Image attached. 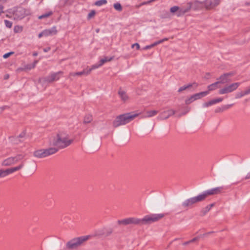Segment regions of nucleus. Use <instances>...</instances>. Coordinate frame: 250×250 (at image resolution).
I'll use <instances>...</instances> for the list:
<instances>
[{
    "instance_id": "obj_1",
    "label": "nucleus",
    "mask_w": 250,
    "mask_h": 250,
    "mask_svg": "<svg viewBox=\"0 0 250 250\" xmlns=\"http://www.w3.org/2000/svg\"><path fill=\"white\" fill-rule=\"evenodd\" d=\"M73 141V139L66 132L60 131L53 137L51 144L59 148H64L70 146Z\"/></svg>"
},
{
    "instance_id": "obj_2",
    "label": "nucleus",
    "mask_w": 250,
    "mask_h": 250,
    "mask_svg": "<svg viewBox=\"0 0 250 250\" xmlns=\"http://www.w3.org/2000/svg\"><path fill=\"white\" fill-rule=\"evenodd\" d=\"M139 113L133 112L126 113L120 115L116 117L113 122V125L114 127H118L121 125H125L139 116Z\"/></svg>"
},
{
    "instance_id": "obj_3",
    "label": "nucleus",
    "mask_w": 250,
    "mask_h": 250,
    "mask_svg": "<svg viewBox=\"0 0 250 250\" xmlns=\"http://www.w3.org/2000/svg\"><path fill=\"white\" fill-rule=\"evenodd\" d=\"M165 216L164 213L150 214L145 215L143 218L140 219L141 225H145L152 224L157 222Z\"/></svg>"
},
{
    "instance_id": "obj_4",
    "label": "nucleus",
    "mask_w": 250,
    "mask_h": 250,
    "mask_svg": "<svg viewBox=\"0 0 250 250\" xmlns=\"http://www.w3.org/2000/svg\"><path fill=\"white\" fill-rule=\"evenodd\" d=\"M88 238V236H83L74 238L67 243L66 247L69 250L75 249L87 240Z\"/></svg>"
},
{
    "instance_id": "obj_5",
    "label": "nucleus",
    "mask_w": 250,
    "mask_h": 250,
    "mask_svg": "<svg viewBox=\"0 0 250 250\" xmlns=\"http://www.w3.org/2000/svg\"><path fill=\"white\" fill-rule=\"evenodd\" d=\"M24 157L23 154H18L14 156L9 157L4 159L1 162V166L8 167L15 164L21 161Z\"/></svg>"
},
{
    "instance_id": "obj_6",
    "label": "nucleus",
    "mask_w": 250,
    "mask_h": 250,
    "mask_svg": "<svg viewBox=\"0 0 250 250\" xmlns=\"http://www.w3.org/2000/svg\"><path fill=\"white\" fill-rule=\"evenodd\" d=\"M62 74V71L52 73L48 76L40 78L39 82L42 85L52 83L54 81H58Z\"/></svg>"
},
{
    "instance_id": "obj_7",
    "label": "nucleus",
    "mask_w": 250,
    "mask_h": 250,
    "mask_svg": "<svg viewBox=\"0 0 250 250\" xmlns=\"http://www.w3.org/2000/svg\"><path fill=\"white\" fill-rule=\"evenodd\" d=\"M240 85L239 82H235L227 84L222 88H220L218 93L220 95H225L233 92L236 90Z\"/></svg>"
},
{
    "instance_id": "obj_8",
    "label": "nucleus",
    "mask_w": 250,
    "mask_h": 250,
    "mask_svg": "<svg viewBox=\"0 0 250 250\" xmlns=\"http://www.w3.org/2000/svg\"><path fill=\"white\" fill-rule=\"evenodd\" d=\"M57 151L56 148H49L48 149H41L35 150L33 153L34 157L38 158H42L54 154Z\"/></svg>"
},
{
    "instance_id": "obj_9",
    "label": "nucleus",
    "mask_w": 250,
    "mask_h": 250,
    "mask_svg": "<svg viewBox=\"0 0 250 250\" xmlns=\"http://www.w3.org/2000/svg\"><path fill=\"white\" fill-rule=\"evenodd\" d=\"M220 192L219 188H212L206 190L201 194L194 197L197 203L204 201L208 196L217 194Z\"/></svg>"
},
{
    "instance_id": "obj_10",
    "label": "nucleus",
    "mask_w": 250,
    "mask_h": 250,
    "mask_svg": "<svg viewBox=\"0 0 250 250\" xmlns=\"http://www.w3.org/2000/svg\"><path fill=\"white\" fill-rule=\"evenodd\" d=\"M23 167V164H20L17 167L8 168L5 169H0V178H3L8 176L9 175L15 172V171L20 170Z\"/></svg>"
},
{
    "instance_id": "obj_11",
    "label": "nucleus",
    "mask_w": 250,
    "mask_h": 250,
    "mask_svg": "<svg viewBox=\"0 0 250 250\" xmlns=\"http://www.w3.org/2000/svg\"><path fill=\"white\" fill-rule=\"evenodd\" d=\"M118 94L121 100L123 103H126L128 102L130 98L127 93L126 90L123 87H120L118 90Z\"/></svg>"
},
{
    "instance_id": "obj_12",
    "label": "nucleus",
    "mask_w": 250,
    "mask_h": 250,
    "mask_svg": "<svg viewBox=\"0 0 250 250\" xmlns=\"http://www.w3.org/2000/svg\"><path fill=\"white\" fill-rule=\"evenodd\" d=\"M119 223L124 225L134 224L141 225V220L139 218L130 217L119 221Z\"/></svg>"
},
{
    "instance_id": "obj_13",
    "label": "nucleus",
    "mask_w": 250,
    "mask_h": 250,
    "mask_svg": "<svg viewBox=\"0 0 250 250\" xmlns=\"http://www.w3.org/2000/svg\"><path fill=\"white\" fill-rule=\"evenodd\" d=\"M189 11V8H180L178 6H174L170 8V12L173 14H176L177 16L180 17Z\"/></svg>"
},
{
    "instance_id": "obj_14",
    "label": "nucleus",
    "mask_w": 250,
    "mask_h": 250,
    "mask_svg": "<svg viewBox=\"0 0 250 250\" xmlns=\"http://www.w3.org/2000/svg\"><path fill=\"white\" fill-rule=\"evenodd\" d=\"M92 70H93L91 67H90L89 68H86V69H83L82 71L81 72H71L69 74V77L70 78H74L76 77H81L83 75H88L90 74Z\"/></svg>"
},
{
    "instance_id": "obj_15",
    "label": "nucleus",
    "mask_w": 250,
    "mask_h": 250,
    "mask_svg": "<svg viewBox=\"0 0 250 250\" xmlns=\"http://www.w3.org/2000/svg\"><path fill=\"white\" fill-rule=\"evenodd\" d=\"M113 59L114 57H104L99 61L98 63L93 64L91 67L92 70H93L94 69L98 68L99 67H101L104 63L107 62H111L113 60Z\"/></svg>"
},
{
    "instance_id": "obj_16",
    "label": "nucleus",
    "mask_w": 250,
    "mask_h": 250,
    "mask_svg": "<svg viewBox=\"0 0 250 250\" xmlns=\"http://www.w3.org/2000/svg\"><path fill=\"white\" fill-rule=\"evenodd\" d=\"M234 178L236 180H244L250 179V171H243L239 173H237L234 176Z\"/></svg>"
},
{
    "instance_id": "obj_17",
    "label": "nucleus",
    "mask_w": 250,
    "mask_h": 250,
    "mask_svg": "<svg viewBox=\"0 0 250 250\" xmlns=\"http://www.w3.org/2000/svg\"><path fill=\"white\" fill-rule=\"evenodd\" d=\"M175 113V111L173 109L165 110L160 114L159 118L160 119L165 120L169 118L170 116L173 115Z\"/></svg>"
},
{
    "instance_id": "obj_18",
    "label": "nucleus",
    "mask_w": 250,
    "mask_h": 250,
    "mask_svg": "<svg viewBox=\"0 0 250 250\" xmlns=\"http://www.w3.org/2000/svg\"><path fill=\"white\" fill-rule=\"evenodd\" d=\"M219 3V0H206L205 6L207 9H210L217 5Z\"/></svg>"
},
{
    "instance_id": "obj_19",
    "label": "nucleus",
    "mask_w": 250,
    "mask_h": 250,
    "mask_svg": "<svg viewBox=\"0 0 250 250\" xmlns=\"http://www.w3.org/2000/svg\"><path fill=\"white\" fill-rule=\"evenodd\" d=\"M234 75L233 73H227L221 75L218 78L219 82L220 83H224L228 81V78Z\"/></svg>"
},
{
    "instance_id": "obj_20",
    "label": "nucleus",
    "mask_w": 250,
    "mask_h": 250,
    "mask_svg": "<svg viewBox=\"0 0 250 250\" xmlns=\"http://www.w3.org/2000/svg\"><path fill=\"white\" fill-rule=\"evenodd\" d=\"M223 100L222 98H218L216 99H212L208 102H205L203 104V106L205 107H208L216 103L221 102Z\"/></svg>"
},
{
    "instance_id": "obj_21",
    "label": "nucleus",
    "mask_w": 250,
    "mask_h": 250,
    "mask_svg": "<svg viewBox=\"0 0 250 250\" xmlns=\"http://www.w3.org/2000/svg\"><path fill=\"white\" fill-rule=\"evenodd\" d=\"M197 204V202L194 197H192L186 200L182 204L183 206L185 208H191L194 204Z\"/></svg>"
},
{
    "instance_id": "obj_22",
    "label": "nucleus",
    "mask_w": 250,
    "mask_h": 250,
    "mask_svg": "<svg viewBox=\"0 0 250 250\" xmlns=\"http://www.w3.org/2000/svg\"><path fill=\"white\" fill-rule=\"evenodd\" d=\"M205 6V2H201L198 0H195L191 3L189 4V6L188 8H189V10L191 7L195 9H198Z\"/></svg>"
},
{
    "instance_id": "obj_23",
    "label": "nucleus",
    "mask_w": 250,
    "mask_h": 250,
    "mask_svg": "<svg viewBox=\"0 0 250 250\" xmlns=\"http://www.w3.org/2000/svg\"><path fill=\"white\" fill-rule=\"evenodd\" d=\"M14 19H21L25 15V12L23 9H17L15 12Z\"/></svg>"
},
{
    "instance_id": "obj_24",
    "label": "nucleus",
    "mask_w": 250,
    "mask_h": 250,
    "mask_svg": "<svg viewBox=\"0 0 250 250\" xmlns=\"http://www.w3.org/2000/svg\"><path fill=\"white\" fill-rule=\"evenodd\" d=\"M93 121V117L91 114H86L83 119V123L84 125H87L91 123Z\"/></svg>"
},
{
    "instance_id": "obj_25",
    "label": "nucleus",
    "mask_w": 250,
    "mask_h": 250,
    "mask_svg": "<svg viewBox=\"0 0 250 250\" xmlns=\"http://www.w3.org/2000/svg\"><path fill=\"white\" fill-rule=\"evenodd\" d=\"M57 33V30L55 27H53L51 29L45 30L44 31V34L45 36H50L52 35H55Z\"/></svg>"
},
{
    "instance_id": "obj_26",
    "label": "nucleus",
    "mask_w": 250,
    "mask_h": 250,
    "mask_svg": "<svg viewBox=\"0 0 250 250\" xmlns=\"http://www.w3.org/2000/svg\"><path fill=\"white\" fill-rule=\"evenodd\" d=\"M208 94V91H203L200 93L194 94L192 96L194 97V100L196 101L207 96Z\"/></svg>"
},
{
    "instance_id": "obj_27",
    "label": "nucleus",
    "mask_w": 250,
    "mask_h": 250,
    "mask_svg": "<svg viewBox=\"0 0 250 250\" xmlns=\"http://www.w3.org/2000/svg\"><path fill=\"white\" fill-rule=\"evenodd\" d=\"M220 87V82H216L214 83H213L208 86V92L210 91H213L217 89V88Z\"/></svg>"
},
{
    "instance_id": "obj_28",
    "label": "nucleus",
    "mask_w": 250,
    "mask_h": 250,
    "mask_svg": "<svg viewBox=\"0 0 250 250\" xmlns=\"http://www.w3.org/2000/svg\"><path fill=\"white\" fill-rule=\"evenodd\" d=\"M37 62H38L37 61H35L33 63L29 64H27L26 66H25L24 68H19L18 69V71L23 70L24 69H27V70L32 69L35 67Z\"/></svg>"
},
{
    "instance_id": "obj_29",
    "label": "nucleus",
    "mask_w": 250,
    "mask_h": 250,
    "mask_svg": "<svg viewBox=\"0 0 250 250\" xmlns=\"http://www.w3.org/2000/svg\"><path fill=\"white\" fill-rule=\"evenodd\" d=\"M158 111L156 110H148L146 111L145 117L146 118H150L155 116Z\"/></svg>"
},
{
    "instance_id": "obj_30",
    "label": "nucleus",
    "mask_w": 250,
    "mask_h": 250,
    "mask_svg": "<svg viewBox=\"0 0 250 250\" xmlns=\"http://www.w3.org/2000/svg\"><path fill=\"white\" fill-rule=\"evenodd\" d=\"M214 204H211L207 206L204 208L202 209V211L203 213V214H205L208 212L211 209V208L214 206Z\"/></svg>"
},
{
    "instance_id": "obj_31",
    "label": "nucleus",
    "mask_w": 250,
    "mask_h": 250,
    "mask_svg": "<svg viewBox=\"0 0 250 250\" xmlns=\"http://www.w3.org/2000/svg\"><path fill=\"white\" fill-rule=\"evenodd\" d=\"M193 85H195L196 87L197 86V84L195 83H194L193 84H189L186 86H183L179 88V89H178V92H180L183 90L187 89V88H189L192 86Z\"/></svg>"
},
{
    "instance_id": "obj_32",
    "label": "nucleus",
    "mask_w": 250,
    "mask_h": 250,
    "mask_svg": "<svg viewBox=\"0 0 250 250\" xmlns=\"http://www.w3.org/2000/svg\"><path fill=\"white\" fill-rule=\"evenodd\" d=\"M195 101L194 97L192 95L186 100L185 103L186 104H189Z\"/></svg>"
},
{
    "instance_id": "obj_33",
    "label": "nucleus",
    "mask_w": 250,
    "mask_h": 250,
    "mask_svg": "<svg viewBox=\"0 0 250 250\" xmlns=\"http://www.w3.org/2000/svg\"><path fill=\"white\" fill-rule=\"evenodd\" d=\"M23 30V28L21 26L17 25L14 27V31L15 33L21 32Z\"/></svg>"
},
{
    "instance_id": "obj_34",
    "label": "nucleus",
    "mask_w": 250,
    "mask_h": 250,
    "mask_svg": "<svg viewBox=\"0 0 250 250\" xmlns=\"http://www.w3.org/2000/svg\"><path fill=\"white\" fill-rule=\"evenodd\" d=\"M52 15V12L51 11H49L44 14H43V15L39 16V19H42L43 18H47V17L50 16Z\"/></svg>"
},
{
    "instance_id": "obj_35",
    "label": "nucleus",
    "mask_w": 250,
    "mask_h": 250,
    "mask_svg": "<svg viewBox=\"0 0 250 250\" xmlns=\"http://www.w3.org/2000/svg\"><path fill=\"white\" fill-rule=\"evenodd\" d=\"M246 91L245 90V91H241L239 93H238L236 95V99H238V98H240L243 96H244L245 95H246Z\"/></svg>"
},
{
    "instance_id": "obj_36",
    "label": "nucleus",
    "mask_w": 250,
    "mask_h": 250,
    "mask_svg": "<svg viewBox=\"0 0 250 250\" xmlns=\"http://www.w3.org/2000/svg\"><path fill=\"white\" fill-rule=\"evenodd\" d=\"M107 1L106 0H100L96 1L95 4L97 6H101L103 4L106 3Z\"/></svg>"
},
{
    "instance_id": "obj_37",
    "label": "nucleus",
    "mask_w": 250,
    "mask_h": 250,
    "mask_svg": "<svg viewBox=\"0 0 250 250\" xmlns=\"http://www.w3.org/2000/svg\"><path fill=\"white\" fill-rule=\"evenodd\" d=\"M114 7L116 10L118 11H121L122 9V6L119 3H115L114 5Z\"/></svg>"
},
{
    "instance_id": "obj_38",
    "label": "nucleus",
    "mask_w": 250,
    "mask_h": 250,
    "mask_svg": "<svg viewBox=\"0 0 250 250\" xmlns=\"http://www.w3.org/2000/svg\"><path fill=\"white\" fill-rule=\"evenodd\" d=\"M95 14H96V12L94 10L91 11L88 15V18L89 19L92 18L95 15Z\"/></svg>"
},
{
    "instance_id": "obj_39",
    "label": "nucleus",
    "mask_w": 250,
    "mask_h": 250,
    "mask_svg": "<svg viewBox=\"0 0 250 250\" xmlns=\"http://www.w3.org/2000/svg\"><path fill=\"white\" fill-rule=\"evenodd\" d=\"M14 52H10L7 53H6L3 55V58L4 59H7L9 57H10L11 55L14 54Z\"/></svg>"
},
{
    "instance_id": "obj_40",
    "label": "nucleus",
    "mask_w": 250,
    "mask_h": 250,
    "mask_svg": "<svg viewBox=\"0 0 250 250\" xmlns=\"http://www.w3.org/2000/svg\"><path fill=\"white\" fill-rule=\"evenodd\" d=\"M6 26L8 28H11L12 25V23L7 20L4 21Z\"/></svg>"
},
{
    "instance_id": "obj_41",
    "label": "nucleus",
    "mask_w": 250,
    "mask_h": 250,
    "mask_svg": "<svg viewBox=\"0 0 250 250\" xmlns=\"http://www.w3.org/2000/svg\"><path fill=\"white\" fill-rule=\"evenodd\" d=\"M132 48L136 47L137 50H139L140 48V45L138 43H135L132 45Z\"/></svg>"
},
{
    "instance_id": "obj_42",
    "label": "nucleus",
    "mask_w": 250,
    "mask_h": 250,
    "mask_svg": "<svg viewBox=\"0 0 250 250\" xmlns=\"http://www.w3.org/2000/svg\"><path fill=\"white\" fill-rule=\"evenodd\" d=\"M155 46V44L154 43L150 45H147V46H146L144 49H149V48H151Z\"/></svg>"
},
{
    "instance_id": "obj_43",
    "label": "nucleus",
    "mask_w": 250,
    "mask_h": 250,
    "mask_svg": "<svg viewBox=\"0 0 250 250\" xmlns=\"http://www.w3.org/2000/svg\"><path fill=\"white\" fill-rule=\"evenodd\" d=\"M163 42V41H162V40H160L159 41H157L156 42H155L154 43V44H155V46L158 45V44H160L161 43H162Z\"/></svg>"
},
{
    "instance_id": "obj_44",
    "label": "nucleus",
    "mask_w": 250,
    "mask_h": 250,
    "mask_svg": "<svg viewBox=\"0 0 250 250\" xmlns=\"http://www.w3.org/2000/svg\"><path fill=\"white\" fill-rule=\"evenodd\" d=\"M246 94L248 95L250 93V87L248 88L246 90H245Z\"/></svg>"
},
{
    "instance_id": "obj_45",
    "label": "nucleus",
    "mask_w": 250,
    "mask_h": 250,
    "mask_svg": "<svg viewBox=\"0 0 250 250\" xmlns=\"http://www.w3.org/2000/svg\"><path fill=\"white\" fill-rule=\"evenodd\" d=\"M43 36H44V31L43 32H42V33H41L40 34H39V37L41 38Z\"/></svg>"
},
{
    "instance_id": "obj_46",
    "label": "nucleus",
    "mask_w": 250,
    "mask_h": 250,
    "mask_svg": "<svg viewBox=\"0 0 250 250\" xmlns=\"http://www.w3.org/2000/svg\"><path fill=\"white\" fill-rule=\"evenodd\" d=\"M154 0H150L148 1L144 2L143 3H142V4H148V3H149L150 2H151L152 1H153Z\"/></svg>"
},
{
    "instance_id": "obj_47",
    "label": "nucleus",
    "mask_w": 250,
    "mask_h": 250,
    "mask_svg": "<svg viewBox=\"0 0 250 250\" xmlns=\"http://www.w3.org/2000/svg\"><path fill=\"white\" fill-rule=\"evenodd\" d=\"M197 238H195L193 239H192L191 241H190L189 242H188V243H189V242H193L194 241H195L196 240Z\"/></svg>"
},
{
    "instance_id": "obj_48",
    "label": "nucleus",
    "mask_w": 250,
    "mask_h": 250,
    "mask_svg": "<svg viewBox=\"0 0 250 250\" xmlns=\"http://www.w3.org/2000/svg\"><path fill=\"white\" fill-rule=\"evenodd\" d=\"M49 50H50V47H48L47 48L44 49V51L46 52L48 51Z\"/></svg>"
},
{
    "instance_id": "obj_49",
    "label": "nucleus",
    "mask_w": 250,
    "mask_h": 250,
    "mask_svg": "<svg viewBox=\"0 0 250 250\" xmlns=\"http://www.w3.org/2000/svg\"><path fill=\"white\" fill-rule=\"evenodd\" d=\"M162 40L163 41V42H164L165 41H167L168 39L167 38H164V39H162Z\"/></svg>"
},
{
    "instance_id": "obj_50",
    "label": "nucleus",
    "mask_w": 250,
    "mask_h": 250,
    "mask_svg": "<svg viewBox=\"0 0 250 250\" xmlns=\"http://www.w3.org/2000/svg\"><path fill=\"white\" fill-rule=\"evenodd\" d=\"M9 78V75H6L5 76V79H7L8 78Z\"/></svg>"
},
{
    "instance_id": "obj_51",
    "label": "nucleus",
    "mask_w": 250,
    "mask_h": 250,
    "mask_svg": "<svg viewBox=\"0 0 250 250\" xmlns=\"http://www.w3.org/2000/svg\"><path fill=\"white\" fill-rule=\"evenodd\" d=\"M37 55H38L37 52H35L33 53V56H37Z\"/></svg>"
},
{
    "instance_id": "obj_52",
    "label": "nucleus",
    "mask_w": 250,
    "mask_h": 250,
    "mask_svg": "<svg viewBox=\"0 0 250 250\" xmlns=\"http://www.w3.org/2000/svg\"><path fill=\"white\" fill-rule=\"evenodd\" d=\"M14 138H14V137H10V139L11 140H13V139H14Z\"/></svg>"
}]
</instances>
